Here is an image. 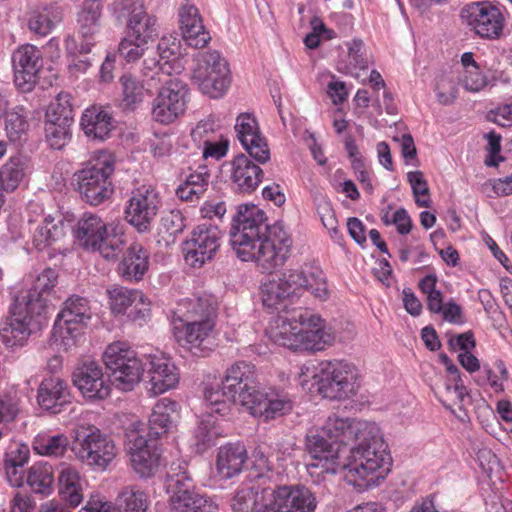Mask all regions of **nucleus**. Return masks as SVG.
Here are the masks:
<instances>
[{"mask_svg":"<svg viewBox=\"0 0 512 512\" xmlns=\"http://www.w3.org/2000/svg\"><path fill=\"white\" fill-rule=\"evenodd\" d=\"M246 409L254 417L268 421L290 413L293 400L282 390L261 388Z\"/></svg>","mask_w":512,"mask_h":512,"instance_id":"nucleus-23","label":"nucleus"},{"mask_svg":"<svg viewBox=\"0 0 512 512\" xmlns=\"http://www.w3.org/2000/svg\"><path fill=\"white\" fill-rule=\"evenodd\" d=\"M461 82L463 87L470 92H479L488 85V79L479 66L465 70Z\"/></svg>","mask_w":512,"mask_h":512,"instance_id":"nucleus-62","label":"nucleus"},{"mask_svg":"<svg viewBox=\"0 0 512 512\" xmlns=\"http://www.w3.org/2000/svg\"><path fill=\"white\" fill-rule=\"evenodd\" d=\"M81 128L88 138L103 141L113 129L112 117L102 107L87 108L81 117Z\"/></svg>","mask_w":512,"mask_h":512,"instance_id":"nucleus-38","label":"nucleus"},{"mask_svg":"<svg viewBox=\"0 0 512 512\" xmlns=\"http://www.w3.org/2000/svg\"><path fill=\"white\" fill-rule=\"evenodd\" d=\"M226 60L216 50L198 52L193 56L192 80L211 98L222 97L230 85Z\"/></svg>","mask_w":512,"mask_h":512,"instance_id":"nucleus-7","label":"nucleus"},{"mask_svg":"<svg viewBox=\"0 0 512 512\" xmlns=\"http://www.w3.org/2000/svg\"><path fill=\"white\" fill-rule=\"evenodd\" d=\"M58 481L61 498L72 507L78 506L83 500L82 479L78 470L69 464H61Z\"/></svg>","mask_w":512,"mask_h":512,"instance_id":"nucleus-42","label":"nucleus"},{"mask_svg":"<svg viewBox=\"0 0 512 512\" xmlns=\"http://www.w3.org/2000/svg\"><path fill=\"white\" fill-rule=\"evenodd\" d=\"M348 47V67L350 73L356 78L359 77L357 72L353 70H366L368 68V61L363 57L364 43L360 39H354L347 44Z\"/></svg>","mask_w":512,"mask_h":512,"instance_id":"nucleus-59","label":"nucleus"},{"mask_svg":"<svg viewBox=\"0 0 512 512\" xmlns=\"http://www.w3.org/2000/svg\"><path fill=\"white\" fill-rule=\"evenodd\" d=\"M29 124L24 108L16 107L6 112L5 132L12 142L21 141L28 130Z\"/></svg>","mask_w":512,"mask_h":512,"instance_id":"nucleus-53","label":"nucleus"},{"mask_svg":"<svg viewBox=\"0 0 512 512\" xmlns=\"http://www.w3.org/2000/svg\"><path fill=\"white\" fill-rule=\"evenodd\" d=\"M342 464L347 482L359 487L375 484L390 471L391 457L375 424L349 450V455L343 457Z\"/></svg>","mask_w":512,"mask_h":512,"instance_id":"nucleus-2","label":"nucleus"},{"mask_svg":"<svg viewBox=\"0 0 512 512\" xmlns=\"http://www.w3.org/2000/svg\"><path fill=\"white\" fill-rule=\"evenodd\" d=\"M103 361L109 371V381L116 389L132 391L140 382L144 366L127 343L117 341L108 345Z\"/></svg>","mask_w":512,"mask_h":512,"instance_id":"nucleus-6","label":"nucleus"},{"mask_svg":"<svg viewBox=\"0 0 512 512\" xmlns=\"http://www.w3.org/2000/svg\"><path fill=\"white\" fill-rule=\"evenodd\" d=\"M71 95L68 93H60L52 102L46 113H53L54 117L73 121L74 110L71 103Z\"/></svg>","mask_w":512,"mask_h":512,"instance_id":"nucleus-60","label":"nucleus"},{"mask_svg":"<svg viewBox=\"0 0 512 512\" xmlns=\"http://www.w3.org/2000/svg\"><path fill=\"white\" fill-rule=\"evenodd\" d=\"M73 121L54 117L53 113H46L45 136L53 149L63 148L70 140V127Z\"/></svg>","mask_w":512,"mask_h":512,"instance_id":"nucleus-48","label":"nucleus"},{"mask_svg":"<svg viewBox=\"0 0 512 512\" xmlns=\"http://www.w3.org/2000/svg\"><path fill=\"white\" fill-rule=\"evenodd\" d=\"M235 130L240 143L256 162L263 164L270 159V150L253 115L249 113L239 115Z\"/></svg>","mask_w":512,"mask_h":512,"instance_id":"nucleus-24","label":"nucleus"},{"mask_svg":"<svg viewBox=\"0 0 512 512\" xmlns=\"http://www.w3.org/2000/svg\"><path fill=\"white\" fill-rule=\"evenodd\" d=\"M407 180L411 185L415 202L419 207H429V188L427 181L421 171H411L407 173Z\"/></svg>","mask_w":512,"mask_h":512,"instance_id":"nucleus-57","label":"nucleus"},{"mask_svg":"<svg viewBox=\"0 0 512 512\" xmlns=\"http://www.w3.org/2000/svg\"><path fill=\"white\" fill-rule=\"evenodd\" d=\"M73 383L87 399L102 400L110 394V385L95 361H86L79 366L73 373Z\"/></svg>","mask_w":512,"mask_h":512,"instance_id":"nucleus-26","label":"nucleus"},{"mask_svg":"<svg viewBox=\"0 0 512 512\" xmlns=\"http://www.w3.org/2000/svg\"><path fill=\"white\" fill-rule=\"evenodd\" d=\"M58 281V273L52 268L44 269L35 279L29 289L21 290L16 295L32 305H40V310L47 312L48 297Z\"/></svg>","mask_w":512,"mask_h":512,"instance_id":"nucleus-35","label":"nucleus"},{"mask_svg":"<svg viewBox=\"0 0 512 512\" xmlns=\"http://www.w3.org/2000/svg\"><path fill=\"white\" fill-rule=\"evenodd\" d=\"M46 313L40 310V305H32L23 297L15 295L2 327L0 340L6 347L23 346L29 337L41 330Z\"/></svg>","mask_w":512,"mask_h":512,"instance_id":"nucleus-4","label":"nucleus"},{"mask_svg":"<svg viewBox=\"0 0 512 512\" xmlns=\"http://www.w3.org/2000/svg\"><path fill=\"white\" fill-rule=\"evenodd\" d=\"M140 423H133L126 432V450L132 469L140 478L153 476L161 464V455L151 441L139 434Z\"/></svg>","mask_w":512,"mask_h":512,"instance_id":"nucleus-14","label":"nucleus"},{"mask_svg":"<svg viewBox=\"0 0 512 512\" xmlns=\"http://www.w3.org/2000/svg\"><path fill=\"white\" fill-rule=\"evenodd\" d=\"M122 85V103L126 108H133L143 98V86L131 75L120 79Z\"/></svg>","mask_w":512,"mask_h":512,"instance_id":"nucleus-56","label":"nucleus"},{"mask_svg":"<svg viewBox=\"0 0 512 512\" xmlns=\"http://www.w3.org/2000/svg\"><path fill=\"white\" fill-rule=\"evenodd\" d=\"M301 350L322 351L335 341V333L319 315L308 311L299 314Z\"/></svg>","mask_w":512,"mask_h":512,"instance_id":"nucleus-21","label":"nucleus"},{"mask_svg":"<svg viewBox=\"0 0 512 512\" xmlns=\"http://www.w3.org/2000/svg\"><path fill=\"white\" fill-rule=\"evenodd\" d=\"M145 44L133 37L125 38L120 42L118 52L127 62H134L143 55Z\"/></svg>","mask_w":512,"mask_h":512,"instance_id":"nucleus-63","label":"nucleus"},{"mask_svg":"<svg viewBox=\"0 0 512 512\" xmlns=\"http://www.w3.org/2000/svg\"><path fill=\"white\" fill-rule=\"evenodd\" d=\"M157 52L161 60H165V65H168V60L180 54V41L173 35L163 36L157 45Z\"/></svg>","mask_w":512,"mask_h":512,"instance_id":"nucleus-64","label":"nucleus"},{"mask_svg":"<svg viewBox=\"0 0 512 512\" xmlns=\"http://www.w3.org/2000/svg\"><path fill=\"white\" fill-rule=\"evenodd\" d=\"M319 394L331 400H344L357 393V368L344 361H323L312 375Z\"/></svg>","mask_w":512,"mask_h":512,"instance_id":"nucleus-5","label":"nucleus"},{"mask_svg":"<svg viewBox=\"0 0 512 512\" xmlns=\"http://www.w3.org/2000/svg\"><path fill=\"white\" fill-rule=\"evenodd\" d=\"M228 393L237 396L238 405L247 408L253 401L256 393L261 390L257 383L256 368L246 361H237L227 368L223 379Z\"/></svg>","mask_w":512,"mask_h":512,"instance_id":"nucleus-18","label":"nucleus"},{"mask_svg":"<svg viewBox=\"0 0 512 512\" xmlns=\"http://www.w3.org/2000/svg\"><path fill=\"white\" fill-rule=\"evenodd\" d=\"M210 183V173L206 166H199L198 169L190 173L185 181L176 189V195L179 199L186 202H198L208 190Z\"/></svg>","mask_w":512,"mask_h":512,"instance_id":"nucleus-43","label":"nucleus"},{"mask_svg":"<svg viewBox=\"0 0 512 512\" xmlns=\"http://www.w3.org/2000/svg\"><path fill=\"white\" fill-rule=\"evenodd\" d=\"M68 445L69 440L66 435L56 434L36 439L34 450L39 455L58 457L66 452Z\"/></svg>","mask_w":512,"mask_h":512,"instance_id":"nucleus-54","label":"nucleus"},{"mask_svg":"<svg viewBox=\"0 0 512 512\" xmlns=\"http://www.w3.org/2000/svg\"><path fill=\"white\" fill-rule=\"evenodd\" d=\"M290 277L296 292L300 289H305L320 300L327 299V284L319 268L309 267L301 270H290Z\"/></svg>","mask_w":512,"mask_h":512,"instance_id":"nucleus-41","label":"nucleus"},{"mask_svg":"<svg viewBox=\"0 0 512 512\" xmlns=\"http://www.w3.org/2000/svg\"><path fill=\"white\" fill-rule=\"evenodd\" d=\"M159 83L162 84L153 101L152 116L156 122L170 124L184 114L188 102L189 88L178 77L161 74Z\"/></svg>","mask_w":512,"mask_h":512,"instance_id":"nucleus-9","label":"nucleus"},{"mask_svg":"<svg viewBox=\"0 0 512 512\" xmlns=\"http://www.w3.org/2000/svg\"><path fill=\"white\" fill-rule=\"evenodd\" d=\"M218 125L213 117L209 116L197 123L191 131L193 141L199 146L217 138Z\"/></svg>","mask_w":512,"mask_h":512,"instance_id":"nucleus-58","label":"nucleus"},{"mask_svg":"<svg viewBox=\"0 0 512 512\" xmlns=\"http://www.w3.org/2000/svg\"><path fill=\"white\" fill-rule=\"evenodd\" d=\"M109 304L114 314L124 313L128 307L134 305L137 300H142L140 290L128 289L122 286H115L108 290Z\"/></svg>","mask_w":512,"mask_h":512,"instance_id":"nucleus-51","label":"nucleus"},{"mask_svg":"<svg viewBox=\"0 0 512 512\" xmlns=\"http://www.w3.org/2000/svg\"><path fill=\"white\" fill-rule=\"evenodd\" d=\"M258 491L250 485H241L231 499L232 512H256L263 509L257 500Z\"/></svg>","mask_w":512,"mask_h":512,"instance_id":"nucleus-52","label":"nucleus"},{"mask_svg":"<svg viewBox=\"0 0 512 512\" xmlns=\"http://www.w3.org/2000/svg\"><path fill=\"white\" fill-rule=\"evenodd\" d=\"M28 164L29 161L25 156L10 157L0 169V189L7 192L14 191L23 180Z\"/></svg>","mask_w":512,"mask_h":512,"instance_id":"nucleus-46","label":"nucleus"},{"mask_svg":"<svg viewBox=\"0 0 512 512\" xmlns=\"http://www.w3.org/2000/svg\"><path fill=\"white\" fill-rule=\"evenodd\" d=\"M215 322L184 323L182 328H174V336L178 344L194 355L205 356L215 345Z\"/></svg>","mask_w":512,"mask_h":512,"instance_id":"nucleus-22","label":"nucleus"},{"mask_svg":"<svg viewBox=\"0 0 512 512\" xmlns=\"http://www.w3.org/2000/svg\"><path fill=\"white\" fill-rule=\"evenodd\" d=\"M72 451L79 461L98 471L106 470L117 455L114 441L96 428L78 434Z\"/></svg>","mask_w":512,"mask_h":512,"instance_id":"nucleus-10","label":"nucleus"},{"mask_svg":"<svg viewBox=\"0 0 512 512\" xmlns=\"http://www.w3.org/2000/svg\"><path fill=\"white\" fill-rule=\"evenodd\" d=\"M300 328L299 315L292 320L278 317L270 324L267 333L274 343L298 351L301 350Z\"/></svg>","mask_w":512,"mask_h":512,"instance_id":"nucleus-37","label":"nucleus"},{"mask_svg":"<svg viewBox=\"0 0 512 512\" xmlns=\"http://www.w3.org/2000/svg\"><path fill=\"white\" fill-rule=\"evenodd\" d=\"M185 227V217L180 211H169L161 218L160 229L171 236L182 233Z\"/></svg>","mask_w":512,"mask_h":512,"instance_id":"nucleus-61","label":"nucleus"},{"mask_svg":"<svg viewBox=\"0 0 512 512\" xmlns=\"http://www.w3.org/2000/svg\"><path fill=\"white\" fill-rule=\"evenodd\" d=\"M109 229L101 237V242L95 245V251L106 259H114L121 252L125 243L123 227L119 224L110 223Z\"/></svg>","mask_w":512,"mask_h":512,"instance_id":"nucleus-50","label":"nucleus"},{"mask_svg":"<svg viewBox=\"0 0 512 512\" xmlns=\"http://www.w3.org/2000/svg\"><path fill=\"white\" fill-rule=\"evenodd\" d=\"M64 235L63 224L54 223L50 216L46 217L44 224L36 230L34 234V243L38 249H42L59 240Z\"/></svg>","mask_w":512,"mask_h":512,"instance_id":"nucleus-55","label":"nucleus"},{"mask_svg":"<svg viewBox=\"0 0 512 512\" xmlns=\"http://www.w3.org/2000/svg\"><path fill=\"white\" fill-rule=\"evenodd\" d=\"M321 428H311L306 434L305 447L313 459L308 468H321L322 473L337 474L343 471L342 460L345 448L332 440H328Z\"/></svg>","mask_w":512,"mask_h":512,"instance_id":"nucleus-13","label":"nucleus"},{"mask_svg":"<svg viewBox=\"0 0 512 512\" xmlns=\"http://www.w3.org/2000/svg\"><path fill=\"white\" fill-rule=\"evenodd\" d=\"M462 22L479 37L488 40L500 38L505 19L498 7L488 1L472 2L460 12Z\"/></svg>","mask_w":512,"mask_h":512,"instance_id":"nucleus-12","label":"nucleus"},{"mask_svg":"<svg viewBox=\"0 0 512 512\" xmlns=\"http://www.w3.org/2000/svg\"><path fill=\"white\" fill-rule=\"evenodd\" d=\"M230 178L239 191L250 193L261 183L263 170L246 155L240 154L230 163Z\"/></svg>","mask_w":512,"mask_h":512,"instance_id":"nucleus-33","label":"nucleus"},{"mask_svg":"<svg viewBox=\"0 0 512 512\" xmlns=\"http://www.w3.org/2000/svg\"><path fill=\"white\" fill-rule=\"evenodd\" d=\"M221 231L215 225L200 224L191 232L190 238L183 243L186 263L193 267H201L211 260L220 247Z\"/></svg>","mask_w":512,"mask_h":512,"instance_id":"nucleus-16","label":"nucleus"},{"mask_svg":"<svg viewBox=\"0 0 512 512\" xmlns=\"http://www.w3.org/2000/svg\"><path fill=\"white\" fill-rule=\"evenodd\" d=\"M233 394V392L228 393L224 380L221 384H205L203 387V401L206 414L209 417L213 414L222 417L229 415L232 405L238 404L237 396Z\"/></svg>","mask_w":512,"mask_h":512,"instance_id":"nucleus-36","label":"nucleus"},{"mask_svg":"<svg viewBox=\"0 0 512 512\" xmlns=\"http://www.w3.org/2000/svg\"><path fill=\"white\" fill-rule=\"evenodd\" d=\"M72 395L68 383L58 377L41 381L37 389V403L45 411L58 414L71 403Z\"/></svg>","mask_w":512,"mask_h":512,"instance_id":"nucleus-29","label":"nucleus"},{"mask_svg":"<svg viewBox=\"0 0 512 512\" xmlns=\"http://www.w3.org/2000/svg\"><path fill=\"white\" fill-rule=\"evenodd\" d=\"M373 424L365 421L340 417L336 414L329 415L320 427L323 434L337 444L348 445L357 443L363 435L369 434Z\"/></svg>","mask_w":512,"mask_h":512,"instance_id":"nucleus-25","label":"nucleus"},{"mask_svg":"<svg viewBox=\"0 0 512 512\" xmlns=\"http://www.w3.org/2000/svg\"><path fill=\"white\" fill-rule=\"evenodd\" d=\"M190 487V479L186 473L168 475L170 512H215L218 509L214 502L191 491Z\"/></svg>","mask_w":512,"mask_h":512,"instance_id":"nucleus-17","label":"nucleus"},{"mask_svg":"<svg viewBox=\"0 0 512 512\" xmlns=\"http://www.w3.org/2000/svg\"><path fill=\"white\" fill-rule=\"evenodd\" d=\"M92 318L90 302L79 295L69 296L62 304L54 327V335L60 338L59 345L68 351L75 347L81 335L79 326H86Z\"/></svg>","mask_w":512,"mask_h":512,"instance_id":"nucleus-8","label":"nucleus"},{"mask_svg":"<svg viewBox=\"0 0 512 512\" xmlns=\"http://www.w3.org/2000/svg\"><path fill=\"white\" fill-rule=\"evenodd\" d=\"M263 509L256 512H315L314 494L302 485H282L263 490Z\"/></svg>","mask_w":512,"mask_h":512,"instance_id":"nucleus-11","label":"nucleus"},{"mask_svg":"<svg viewBox=\"0 0 512 512\" xmlns=\"http://www.w3.org/2000/svg\"><path fill=\"white\" fill-rule=\"evenodd\" d=\"M160 205L161 201L156 189L142 185L131 192L125 208V219L138 233H148L151 231Z\"/></svg>","mask_w":512,"mask_h":512,"instance_id":"nucleus-15","label":"nucleus"},{"mask_svg":"<svg viewBox=\"0 0 512 512\" xmlns=\"http://www.w3.org/2000/svg\"><path fill=\"white\" fill-rule=\"evenodd\" d=\"M115 170L113 155L105 151L95 153L82 168L75 172L76 190L81 198L93 206L109 199L114 192L110 180Z\"/></svg>","mask_w":512,"mask_h":512,"instance_id":"nucleus-3","label":"nucleus"},{"mask_svg":"<svg viewBox=\"0 0 512 512\" xmlns=\"http://www.w3.org/2000/svg\"><path fill=\"white\" fill-rule=\"evenodd\" d=\"M290 270L281 275H272L261 285L263 305L272 310H284L297 294L290 281Z\"/></svg>","mask_w":512,"mask_h":512,"instance_id":"nucleus-28","label":"nucleus"},{"mask_svg":"<svg viewBox=\"0 0 512 512\" xmlns=\"http://www.w3.org/2000/svg\"><path fill=\"white\" fill-rule=\"evenodd\" d=\"M265 212L251 204L240 205L233 216L230 243L242 261H253L263 272L284 265L290 256L292 238L284 225L266 223Z\"/></svg>","mask_w":512,"mask_h":512,"instance_id":"nucleus-1","label":"nucleus"},{"mask_svg":"<svg viewBox=\"0 0 512 512\" xmlns=\"http://www.w3.org/2000/svg\"><path fill=\"white\" fill-rule=\"evenodd\" d=\"M62 20V14L57 6H44L32 12L28 20V28L39 36H47Z\"/></svg>","mask_w":512,"mask_h":512,"instance_id":"nucleus-47","label":"nucleus"},{"mask_svg":"<svg viewBox=\"0 0 512 512\" xmlns=\"http://www.w3.org/2000/svg\"><path fill=\"white\" fill-rule=\"evenodd\" d=\"M247 450L241 443H228L218 449L216 470L224 479L239 475L247 461Z\"/></svg>","mask_w":512,"mask_h":512,"instance_id":"nucleus-34","label":"nucleus"},{"mask_svg":"<svg viewBox=\"0 0 512 512\" xmlns=\"http://www.w3.org/2000/svg\"><path fill=\"white\" fill-rule=\"evenodd\" d=\"M102 4L99 0H85L78 12V34L82 39L80 53L87 54L95 44L100 29Z\"/></svg>","mask_w":512,"mask_h":512,"instance_id":"nucleus-30","label":"nucleus"},{"mask_svg":"<svg viewBox=\"0 0 512 512\" xmlns=\"http://www.w3.org/2000/svg\"><path fill=\"white\" fill-rule=\"evenodd\" d=\"M149 381L147 391L156 396L174 388L179 382V373L176 366L164 357H153L148 370Z\"/></svg>","mask_w":512,"mask_h":512,"instance_id":"nucleus-31","label":"nucleus"},{"mask_svg":"<svg viewBox=\"0 0 512 512\" xmlns=\"http://www.w3.org/2000/svg\"><path fill=\"white\" fill-rule=\"evenodd\" d=\"M108 226L98 215L85 213L77 223L76 237L86 249L95 251Z\"/></svg>","mask_w":512,"mask_h":512,"instance_id":"nucleus-44","label":"nucleus"},{"mask_svg":"<svg viewBox=\"0 0 512 512\" xmlns=\"http://www.w3.org/2000/svg\"><path fill=\"white\" fill-rule=\"evenodd\" d=\"M148 506L146 492L138 486L130 485L119 492L113 509L114 512H145Z\"/></svg>","mask_w":512,"mask_h":512,"instance_id":"nucleus-45","label":"nucleus"},{"mask_svg":"<svg viewBox=\"0 0 512 512\" xmlns=\"http://www.w3.org/2000/svg\"><path fill=\"white\" fill-rule=\"evenodd\" d=\"M11 60L15 85L23 92L31 91L42 68L41 51L34 45L25 44L13 52Z\"/></svg>","mask_w":512,"mask_h":512,"instance_id":"nucleus-20","label":"nucleus"},{"mask_svg":"<svg viewBox=\"0 0 512 512\" xmlns=\"http://www.w3.org/2000/svg\"><path fill=\"white\" fill-rule=\"evenodd\" d=\"M117 18H127L132 31L130 37L147 43L157 35L156 19L144 11L142 0H117L113 4Z\"/></svg>","mask_w":512,"mask_h":512,"instance_id":"nucleus-19","label":"nucleus"},{"mask_svg":"<svg viewBox=\"0 0 512 512\" xmlns=\"http://www.w3.org/2000/svg\"><path fill=\"white\" fill-rule=\"evenodd\" d=\"M53 482V468L46 462L35 463L28 470L27 484L35 493L49 495L52 492Z\"/></svg>","mask_w":512,"mask_h":512,"instance_id":"nucleus-49","label":"nucleus"},{"mask_svg":"<svg viewBox=\"0 0 512 512\" xmlns=\"http://www.w3.org/2000/svg\"><path fill=\"white\" fill-rule=\"evenodd\" d=\"M177 416V402L169 398L158 400L149 417V435L158 438L166 434L173 427Z\"/></svg>","mask_w":512,"mask_h":512,"instance_id":"nucleus-39","label":"nucleus"},{"mask_svg":"<svg viewBox=\"0 0 512 512\" xmlns=\"http://www.w3.org/2000/svg\"><path fill=\"white\" fill-rule=\"evenodd\" d=\"M174 315L183 323L215 322L216 307L208 298L189 299L179 304Z\"/></svg>","mask_w":512,"mask_h":512,"instance_id":"nucleus-40","label":"nucleus"},{"mask_svg":"<svg viewBox=\"0 0 512 512\" xmlns=\"http://www.w3.org/2000/svg\"><path fill=\"white\" fill-rule=\"evenodd\" d=\"M180 30L184 40L196 49L204 48L210 41L211 35L206 30L199 9L190 2L183 3L178 9Z\"/></svg>","mask_w":512,"mask_h":512,"instance_id":"nucleus-27","label":"nucleus"},{"mask_svg":"<svg viewBox=\"0 0 512 512\" xmlns=\"http://www.w3.org/2000/svg\"><path fill=\"white\" fill-rule=\"evenodd\" d=\"M150 265V254L140 243H132L117 267L118 275L126 281H140Z\"/></svg>","mask_w":512,"mask_h":512,"instance_id":"nucleus-32","label":"nucleus"}]
</instances>
